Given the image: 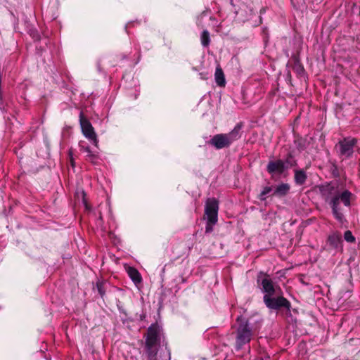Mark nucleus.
Masks as SVG:
<instances>
[{
	"instance_id": "nucleus-19",
	"label": "nucleus",
	"mask_w": 360,
	"mask_h": 360,
	"mask_svg": "<svg viewBox=\"0 0 360 360\" xmlns=\"http://www.w3.org/2000/svg\"><path fill=\"white\" fill-rule=\"evenodd\" d=\"M344 238H345V240L347 242L352 243V242H354V240H355V238L353 236V235L350 231H347L345 232Z\"/></svg>"
},
{
	"instance_id": "nucleus-18",
	"label": "nucleus",
	"mask_w": 360,
	"mask_h": 360,
	"mask_svg": "<svg viewBox=\"0 0 360 360\" xmlns=\"http://www.w3.org/2000/svg\"><path fill=\"white\" fill-rule=\"evenodd\" d=\"M86 160L91 163L96 165L98 163L99 160L98 154L91 152L90 154L86 155Z\"/></svg>"
},
{
	"instance_id": "nucleus-12",
	"label": "nucleus",
	"mask_w": 360,
	"mask_h": 360,
	"mask_svg": "<svg viewBox=\"0 0 360 360\" xmlns=\"http://www.w3.org/2000/svg\"><path fill=\"white\" fill-rule=\"evenodd\" d=\"M214 79L217 84L219 86L224 87L226 85V79L223 70L218 65L216 68L215 73H214Z\"/></svg>"
},
{
	"instance_id": "nucleus-14",
	"label": "nucleus",
	"mask_w": 360,
	"mask_h": 360,
	"mask_svg": "<svg viewBox=\"0 0 360 360\" xmlns=\"http://www.w3.org/2000/svg\"><path fill=\"white\" fill-rule=\"evenodd\" d=\"M290 189V186L287 183H282L278 185L275 189L274 195L282 197L287 195Z\"/></svg>"
},
{
	"instance_id": "nucleus-22",
	"label": "nucleus",
	"mask_w": 360,
	"mask_h": 360,
	"mask_svg": "<svg viewBox=\"0 0 360 360\" xmlns=\"http://www.w3.org/2000/svg\"><path fill=\"white\" fill-rule=\"evenodd\" d=\"M70 163H71V165L72 167H75V161L73 160V158L71 155V153H70Z\"/></svg>"
},
{
	"instance_id": "nucleus-21",
	"label": "nucleus",
	"mask_w": 360,
	"mask_h": 360,
	"mask_svg": "<svg viewBox=\"0 0 360 360\" xmlns=\"http://www.w3.org/2000/svg\"><path fill=\"white\" fill-rule=\"evenodd\" d=\"M82 150L84 152H86L87 154H90L92 152L89 146H86V147L82 146Z\"/></svg>"
},
{
	"instance_id": "nucleus-24",
	"label": "nucleus",
	"mask_w": 360,
	"mask_h": 360,
	"mask_svg": "<svg viewBox=\"0 0 360 360\" xmlns=\"http://www.w3.org/2000/svg\"><path fill=\"white\" fill-rule=\"evenodd\" d=\"M300 71H302V72H303V71H304L303 68H300Z\"/></svg>"
},
{
	"instance_id": "nucleus-4",
	"label": "nucleus",
	"mask_w": 360,
	"mask_h": 360,
	"mask_svg": "<svg viewBox=\"0 0 360 360\" xmlns=\"http://www.w3.org/2000/svg\"><path fill=\"white\" fill-rule=\"evenodd\" d=\"M240 126L237 124L229 133L213 136L208 143L217 150L229 148L233 141L240 139Z\"/></svg>"
},
{
	"instance_id": "nucleus-2",
	"label": "nucleus",
	"mask_w": 360,
	"mask_h": 360,
	"mask_svg": "<svg viewBox=\"0 0 360 360\" xmlns=\"http://www.w3.org/2000/svg\"><path fill=\"white\" fill-rule=\"evenodd\" d=\"M143 338L145 339L144 349L146 359L158 360L157 355L163 338L161 328L157 323L150 325Z\"/></svg>"
},
{
	"instance_id": "nucleus-6",
	"label": "nucleus",
	"mask_w": 360,
	"mask_h": 360,
	"mask_svg": "<svg viewBox=\"0 0 360 360\" xmlns=\"http://www.w3.org/2000/svg\"><path fill=\"white\" fill-rule=\"evenodd\" d=\"M219 202L214 198H208L205 202V214L207 217L205 232L210 233L213 230V226L218 221Z\"/></svg>"
},
{
	"instance_id": "nucleus-1",
	"label": "nucleus",
	"mask_w": 360,
	"mask_h": 360,
	"mask_svg": "<svg viewBox=\"0 0 360 360\" xmlns=\"http://www.w3.org/2000/svg\"><path fill=\"white\" fill-rule=\"evenodd\" d=\"M319 191L323 199L326 202L329 201L335 218L342 222L344 217L339 207L340 202H342L346 207H349L352 193L348 190L340 193L338 187L330 184L319 186Z\"/></svg>"
},
{
	"instance_id": "nucleus-7",
	"label": "nucleus",
	"mask_w": 360,
	"mask_h": 360,
	"mask_svg": "<svg viewBox=\"0 0 360 360\" xmlns=\"http://www.w3.org/2000/svg\"><path fill=\"white\" fill-rule=\"evenodd\" d=\"M272 296L273 295H264L263 301L267 308L278 310L280 308L283 307L290 310L291 304L282 295H279L276 297Z\"/></svg>"
},
{
	"instance_id": "nucleus-9",
	"label": "nucleus",
	"mask_w": 360,
	"mask_h": 360,
	"mask_svg": "<svg viewBox=\"0 0 360 360\" xmlns=\"http://www.w3.org/2000/svg\"><path fill=\"white\" fill-rule=\"evenodd\" d=\"M257 281L262 286V290L264 295H274L276 293V288L267 274L260 271L257 275Z\"/></svg>"
},
{
	"instance_id": "nucleus-10",
	"label": "nucleus",
	"mask_w": 360,
	"mask_h": 360,
	"mask_svg": "<svg viewBox=\"0 0 360 360\" xmlns=\"http://www.w3.org/2000/svg\"><path fill=\"white\" fill-rule=\"evenodd\" d=\"M357 141L354 138H345L338 142L339 153L341 156L349 157L353 153V148Z\"/></svg>"
},
{
	"instance_id": "nucleus-5",
	"label": "nucleus",
	"mask_w": 360,
	"mask_h": 360,
	"mask_svg": "<svg viewBox=\"0 0 360 360\" xmlns=\"http://www.w3.org/2000/svg\"><path fill=\"white\" fill-rule=\"evenodd\" d=\"M297 160L294 158L292 154L289 153L284 160L281 159L270 160L267 164L266 171L271 175L282 174L285 171L297 166Z\"/></svg>"
},
{
	"instance_id": "nucleus-20",
	"label": "nucleus",
	"mask_w": 360,
	"mask_h": 360,
	"mask_svg": "<svg viewBox=\"0 0 360 360\" xmlns=\"http://www.w3.org/2000/svg\"><path fill=\"white\" fill-rule=\"evenodd\" d=\"M96 288H97L98 293L103 297L104 296V295H105L104 283H103V282H98L96 283Z\"/></svg>"
},
{
	"instance_id": "nucleus-11",
	"label": "nucleus",
	"mask_w": 360,
	"mask_h": 360,
	"mask_svg": "<svg viewBox=\"0 0 360 360\" xmlns=\"http://www.w3.org/2000/svg\"><path fill=\"white\" fill-rule=\"evenodd\" d=\"M127 272L135 285H138L141 283L142 277L136 269L132 266H129L127 269Z\"/></svg>"
},
{
	"instance_id": "nucleus-8",
	"label": "nucleus",
	"mask_w": 360,
	"mask_h": 360,
	"mask_svg": "<svg viewBox=\"0 0 360 360\" xmlns=\"http://www.w3.org/2000/svg\"><path fill=\"white\" fill-rule=\"evenodd\" d=\"M79 123L83 135L92 141L95 146H98V140L92 124L87 118L84 116L82 112L79 114Z\"/></svg>"
},
{
	"instance_id": "nucleus-17",
	"label": "nucleus",
	"mask_w": 360,
	"mask_h": 360,
	"mask_svg": "<svg viewBox=\"0 0 360 360\" xmlns=\"http://www.w3.org/2000/svg\"><path fill=\"white\" fill-rule=\"evenodd\" d=\"M272 191L271 186H265L262 192L259 195V199L262 201H264L266 199V195Z\"/></svg>"
},
{
	"instance_id": "nucleus-13",
	"label": "nucleus",
	"mask_w": 360,
	"mask_h": 360,
	"mask_svg": "<svg viewBox=\"0 0 360 360\" xmlns=\"http://www.w3.org/2000/svg\"><path fill=\"white\" fill-rule=\"evenodd\" d=\"M307 179L306 172L303 169L295 170L294 181L297 185H303Z\"/></svg>"
},
{
	"instance_id": "nucleus-23",
	"label": "nucleus",
	"mask_w": 360,
	"mask_h": 360,
	"mask_svg": "<svg viewBox=\"0 0 360 360\" xmlns=\"http://www.w3.org/2000/svg\"><path fill=\"white\" fill-rule=\"evenodd\" d=\"M269 356H264V357H262L259 360H269Z\"/></svg>"
},
{
	"instance_id": "nucleus-3",
	"label": "nucleus",
	"mask_w": 360,
	"mask_h": 360,
	"mask_svg": "<svg viewBox=\"0 0 360 360\" xmlns=\"http://www.w3.org/2000/svg\"><path fill=\"white\" fill-rule=\"evenodd\" d=\"M261 323L257 326L251 327L248 320L239 316L236 319V348L237 350L240 349L245 345L249 343L255 333L260 329Z\"/></svg>"
},
{
	"instance_id": "nucleus-15",
	"label": "nucleus",
	"mask_w": 360,
	"mask_h": 360,
	"mask_svg": "<svg viewBox=\"0 0 360 360\" xmlns=\"http://www.w3.org/2000/svg\"><path fill=\"white\" fill-rule=\"evenodd\" d=\"M328 241L333 248H338L341 243V236L338 233H333L328 236Z\"/></svg>"
},
{
	"instance_id": "nucleus-16",
	"label": "nucleus",
	"mask_w": 360,
	"mask_h": 360,
	"mask_svg": "<svg viewBox=\"0 0 360 360\" xmlns=\"http://www.w3.org/2000/svg\"><path fill=\"white\" fill-rule=\"evenodd\" d=\"M200 41L204 47H207L210 43V33L207 30H204L200 36Z\"/></svg>"
}]
</instances>
